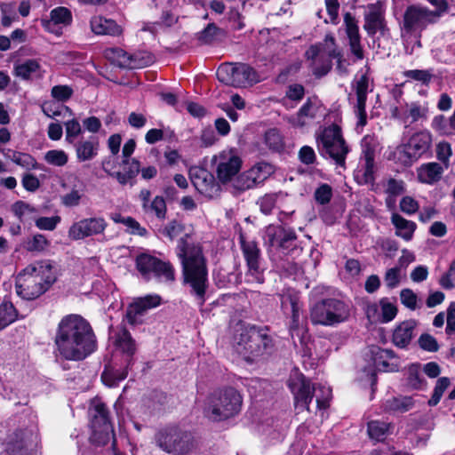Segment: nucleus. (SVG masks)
I'll return each instance as SVG.
<instances>
[{"label": "nucleus", "mask_w": 455, "mask_h": 455, "mask_svg": "<svg viewBox=\"0 0 455 455\" xmlns=\"http://www.w3.org/2000/svg\"><path fill=\"white\" fill-rule=\"evenodd\" d=\"M112 339L117 350L125 355V367L115 370L112 372L104 371L101 375L103 382L108 387L116 386L124 380L128 375V369L132 364V356L136 352V343L130 331L123 325L117 326L113 331Z\"/></svg>", "instance_id": "10"}, {"label": "nucleus", "mask_w": 455, "mask_h": 455, "mask_svg": "<svg viewBox=\"0 0 455 455\" xmlns=\"http://www.w3.org/2000/svg\"><path fill=\"white\" fill-rule=\"evenodd\" d=\"M280 195L281 193H269L260 196L257 201L260 212L265 215L270 214L275 207Z\"/></svg>", "instance_id": "47"}, {"label": "nucleus", "mask_w": 455, "mask_h": 455, "mask_svg": "<svg viewBox=\"0 0 455 455\" xmlns=\"http://www.w3.org/2000/svg\"><path fill=\"white\" fill-rule=\"evenodd\" d=\"M221 29L214 23H209L207 27L196 36L197 40L203 44H212L220 34Z\"/></svg>", "instance_id": "48"}, {"label": "nucleus", "mask_w": 455, "mask_h": 455, "mask_svg": "<svg viewBox=\"0 0 455 455\" xmlns=\"http://www.w3.org/2000/svg\"><path fill=\"white\" fill-rule=\"evenodd\" d=\"M49 245L50 242L47 240L45 235L36 234L25 243V249L28 251L41 252L46 250Z\"/></svg>", "instance_id": "46"}, {"label": "nucleus", "mask_w": 455, "mask_h": 455, "mask_svg": "<svg viewBox=\"0 0 455 455\" xmlns=\"http://www.w3.org/2000/svg\"><path fill=\"white\" fill-rule=\"evenodd\" d=\"M104 54L105 57L114 65L123 68H139L144 65H148L152 61L151 57H148V60L146 61H141L137 59V56L128 54L126 52L120 48L107 49Z\"/></svg>", "instance_id": "23"}, {"label": "nucleus", "mask_w": 455, "mask_h": 455, "mask_svg": "<svg viewBox=\"0 0 455 455\" xmlns=\"http://www.w3.org/2000/svg\"><path fill=\"white\" fill-rule=\"evenodd\" d=\"M432 146V135L428 131H419L413 133L407 142L399 145L395 156L404 166H411L417 162Z\"/></svg>", "instance_id": "12"}, {"label": "nucleus", "mask_w": 455, "mask_h": 455, "mask_svg": "<svg viewBox=\"0 0 455 455\" xmlns=\"http://www.w3.org/2000/svg\"><path fill=\"white\" fill-rule=\"evenodd\" d=\"M350 316L349 305L339 299H322L310 307L309 319L315 325L334 326Z\"/></svg>", "instance_id": "9"}, {"label": "nucleus", "mask_w": 455, "mask_h": 455, "mask_svg": "<svg viewBox=\"0 0 455 455\" xmlns=\"http://www.w3.org/2000/svg\"><path fill=\"white\" fill-rule=\"evenodd\" d=\"M89 414L91 417V425L94 433L108 435L112 430L109 420L108 411L100 400L95 399L92 402Z\"/></svg>", "instance_id": "20"}, {"label": "nucleus", "mask_w": 455, "mask_h": 455, "mask_svg": "<svg viewBox=\"0 0 455 455\" xmlns=\"http://www.w3.org/2000/svg\"><path fill=\"white\" fill-rule=\"evenodd\" d=\"M316 145L323 157L331 159L338 167L346 168V158L350 149L338 125L325 127L316 136Z\"/></svg>", "instance_id": "8"}, {"label": "nucleus", "mask_w": 455, "mask_h": 455, "mask_svg": "<svg viewBox=\"0 0 455 455\" xmlns=\"http://www.w3.org/2000/svg\"><path fill=\"white\" fill-rule=\"evenodd\" d=\"M242 404V395L234 387L217 389L206 397L204 414L212 421H223L237 415Z\"/></svg>", "instance_id": "5"}, {"label": "nucleus", "mask_w": 455, "mask_h": 455, "mask_svg": "<svg viewBox=\"0 0 455 455\" xmlns=\"http://www.w3.org/2000/svg\"><path fill=\"white\" fill-rule=\"evenodd\" d=\"M108 223L103 217L83 219L72 224L68 229V236L73 240L103 234Z\"/></svg>", "instance_id": "18"}, {"label": "nucleus", "mask_w": 455, "mask_h": 455, "mask_svg": "<svg viewBox=\"0 0 455 455\" xmlns=\"http://www.w3.org/2000/svg\"><path fill=\"white\" fill-rule=\"evenodd\" d=\"M443 172V167L434 162L424 164L417 170L419 180L425 184H434L440 180Z\"/></svg>", "instance_id": "32"}, {"label": "nucleus", "mask_w": 455, "mask_h": 455, "mask_svg": "<svg viewBox=\"0 0 455 455\" xmlns=\"http://www.w3.org/2000/svg\"><path fill=\"white\" fill-rule=\"evenodd\" d=\"M12 160L18 165H20L27 169H34L36 166V159L29 154L13 152Z\"/></svg>", "instance_id": "58"}, {"label": "nucleus", "mask_w": 455, "mask_h": 455, "mask_svg": "<svg viewBox=\"0 0 455 455\" xmlns=\"http://www.w3.org/2000/svg\"><path fill=\"white\" fill-rule=\"evenodd\" d=\"M76 158L79 162L91 161L99 152L100 143L97 138L81 140L75 145Z\"/></svg>", "instance_id": "29"}, {"label": "nucleus", "mask_w": 455, "mask_h": 455, "mask_svg": "<svg viewBox=\"0 0 455 455\" xmlns=\"http://www.w3.org/2000/svg\"><path fill=\"white\" fill-rule=\"evenodd\" d=\"M143 211L146 213L155 214L159 220H164L166 218L167 207L164 197L156 196Z\"/></svg>", "instance_id": "44"}, {"label": "nucleus", "mask_w": 455, "mask_h": 455, "mask_svg": "<svg viewBox=\"0 0 455 455\" xmlns=\"http://www.w3.org/2000/svg\"><path fill=\"white\" fill-rule=\"evenodd\" d=\"M188 235L181 237L177 244V256L180 259L183 283L188 284L200 306L205 302L209 286L207 259L200 243H189Z\"/></svg>", "instance_id": "2"}, {"label": "nucleus", "mask_w": 455, "mask_h": 455, "mask_svg": "<svg viewBox=\"0 0 455 455\" xmlns=\"http://www.w3.org/2000/svg\"><path fill=\"white\" fill-rule=\"evenodd\" d=\"M408 116L411 117V123H415L419 119H426L428 112L427 104H419V102H411L407 105Z\"/></svg>", "instance_id": "52"}, {"label": "nucleus", "mask_w": 455, "mask_h": 455, "mask_svg": "<svg viewBox=\"0 0 455 455\" xmlns=\"http://www.w3.org/2000/svg\"><path fill=\"white\" fill-rule=\"evenodd\" d=\"M264 243L268 251L277 249L291 253L297 249L298 236L294 229L282 225H268L265 228Z\"/></svg>", "instance_id": "15"}, {"label": "nucleus", "mask_w": 455, "mask_h": 455, "mask_svg": "<svg viewBox=\"0 0 455 455\" xmlns=\"http://www.w3.org/2000/svg\"><path fill=\"white\" fill-rule=\"evenodd\" d=\"M51 20L54 24L68 25L72 20L70 11L65 7H57L51 12Z\"/></svg>", "instance_id": "56"}, {"label": "nucleus", "mask_w": 455, "mask_h": 455, "mask_svg": "<svg viewBox=\"0 0 455 455\" xmlns=\"http://www.w3.org/2000/svg\"><path fill=\"white\" fill-rule=\"evenodd\" d=\"M56 279L55 267L51 260L35 261L19 274L17 294L24 299H35L44 293Z\"/></svg>", "instance_id": "4"}, {"label": "nucleus", "mask_w": 455, "mask_h": 455, "mask_svg": "<svg viewBox=\"0 0 455 455\" xmlns=\"http://www.w3.org/2000/svg\"><path fill=\"white\" fill-rule=\"evenodd\" d=\"M356 95V103L354 106V111L357 116V126L363 127L367 124V113L365 110L367 94L369 92V77L367 75H362L353 85Z\"/></svg>", "instance_id": "21"}, {"label": "nucleus", "mask_w": 455, "mask_h": 455, "mask_svg": "<svg viewBox=\"0 0 455 455\" xmlns=\"http://www.w3.org/2000/svg\"><path fill=\"white\" fill-rule=\"evenodd\" d=\"M344 24L350 52L356 60H362L364 58V53L357 21L350 12H347L344 15Z\"/></svg>", "instance_id": "22"}, {"label": "nucleus", "mask_w": 455, "mask_h": 455, "mask_svg": "<svg viewBox=\"0 0 455 455\" xmlns=\"http://www.w3.org/2000/svg\"><path fill=\"white\" fill-rule=\"evenodd\" d=\"M109 164V162L103 161L102 162V168L105 172L108 173V176L114 177L117 180L119 184L124 186L128 183L131 184V186L133 185V180L135 177L139 174L140 171V163L135 158H132V160H129L128 164H122L124 166L123 172H110L107 165Z\"/></svg>", "instance_id": "26"}, {"label": "nucleus", "mask_w": 455, "mask_h": 455, "mask_svg": "<svg viewBox=\"0 0 455 455\" xmlns=\"http://www.w3.org/2000/svg\"><path fill=\"white\" fill-rule=\"evenodd\" d=\"M281 307L283 310L291 309V321L289 329L291 333H292L299 327L300 305L299 299L291 294H283L281 296Z\"/></svg>", "instance_id": "31"}, {"label": "nucleus", "mask_w": 455, "mask_h": 455, "mask_svg": "<svg viewBox=\"0 0 455 455\" xmlns=\"http://www.w3.org/2000/svg\"><path fill=\"white\" fill-rule=\"evenodd\" d=\"M191 181L196 189L206 196L212 197L219 190V185L212 173L203 168H196L190 171Z\"/></svg>", "instance_id": "25"}, {"label": "nucleus", "mask_w": 455, "mask_h": 455, "mask_svg": "<svg viewBox=\"0 0 455 455\" xmlns=\"http://www.w3.org/2000/svg\"><path fill=\"white\" fill-rule=\"evenodd\" d=\"M439 283L445 290L455 287V259L451 263L448 271L441 276Z\"/></svg>", "instance_id": "61"}, {"label": "nucleus", "mask_w": 455, "mask_h": 455, "mask_svg": "<svg viewBox=\"0 0 455 455\" xmlns=\"http://www.w3.org/2000/svg\"><path fill=\"white\" fill-rule=\"evenodd\" d=\"M84 196V190L83 188H72L70 192L63 195L60 197L61 204L66 207H76L81 203L82 198Z\"/></svg>", "instance_id": "51"}, {"label": "nucleus", "mask_w": 455, "mask_h": 455, "mask_svg": "<svg viewBox=\"0 0 455 455\" xmlns=\"http://www.w3.org/2000/svg\"><path fill=\"white\" fill-rule=\"evenodd\" d=\"M445 333L449 337L455 335V302H451L446 309Z\"/></svg>", "instance_id": "64"}, {"label": "nucleus", "mask_w": 455, "mask_h": 455, "mask_svg": "<svg viewBox=\"0 0 455 455\" xmlns=\"http://www.w3.org/2000/svg\"><path fill=\"white\" fill-rule=\"evenodd\" d=\"M390 425L379 420H372L368 423V434L371 439L383 441L389 434Z\"/></svg>", "instance_id": "43"}, {"label": "nucleus", "mask_w": 455, "mask_h": 455, "mask_svg": "<svg viewBox=\"0 0 455 455\" xmlns=\"http://www.w3.org/2000/svg\"><path fill=\"white\" fill-rule=\"evenodd\" d=\"M273 172L274 167L270 164L266 162L258 163L234 178L228 189L234 196H239L246 190L252 189L263 183Z\"/></svg>", "instance_id": "14"}, {"label": "nucleus", "mask_w": 455, "mask_h": 455, "mask_svg": "<svg viewBox=\"0 0 455 455\" xmlns=\"http://www.w3.org/2000/svg\"><path fill=\"white\" fill-rule=\"evenodd\" d=\"M241 249L246 262L245 281L248 283L261 284L265 282V267L262 264L261 251L254 241L241 239Z\"/></svg>", "instance_id": "16"}, {"label": "nucleus", "mask_w": 455, "mask_h": 455, "mask_svg": "<svg viewBox=\"0 0 455 455\" xmlns=\"http://www.w3.org/2000/svg\"><path fill=\"white\" fill-rule=\"evenodd\" d=\"M328 47H331L330 42L328 45L324 40V45H311L305 52V57L310 61V67L313 74L316 77H323L327 75L332 67L331 56L328 54Z\"/></svg>", "instance_id": "17"}, {"label": "nucleus", "mask_w": 455, "mask_h": 455, "mask_svg": "<svg viewBox=\"0 0 455 455\" xmlns=\"http://www.w3.org/2000/svg\"><path fill=\"white\" fill-rule=\"evenodd\" d=\"M317 108L315 105L308 99L302 107L299 109L298 113L289 119V122L296 127H303L307 124L309 120H312L316 116Z\"/></svg>", "instance_id": "35"}, {"label": "nucleus", "mask_w": 455, "mask_h": 455, "mask_svg": "<svg viewBox=\"0 0 455 455\" xmlns=\"http://www.w3.org/2000/svg\"><path fill=\"white\" fill-rule=\"evenodd\" d=\"M413 406V402L411 397H391L387 399L382 408L387 412H405L411 410Z\"/></svg>", "instance_id": "37"}, {"label": "nucleus", "mask_w": 455, "mask_h": 455, "mask_svg": "<svg viewBox=\"0 0 455 455\" xmlns=\"http://www.w3.org/2000/svg\"><path fill=\"white\" fill-rule=\"evenodd\" d=\"M51 94L58 101H67L73 94V89L68 85H55L52 88Z\"/></svg>", "instance_id": "62"}, {"label": "nucleus", "mask_w": 455, "mask_h": 455, "mask_svg": "<svg viewBox=\"0 0 455 455\" xmlns=\"http://www.w3.org/2000/svg\"><path fill=\"white\" fill-rule=\"evenodd\" d=\"M418 342L420 348L427 352H436L439 349V345L436 339L428 333L421 334Z\"/></svg>", "instance_id": "60"}, {"label": "nucleus", "mask_w": 455, "mask_h": 455, "mask_svg": "<svg viewBox=\"0 0 455 455\" xmlns=\"http://www.w3.org/2000/svg\"><path fill=\"white\" fill-rule=\"evenodd\" d=\"M363 28L370 36L377 32L384 34L387 29L384 11L379 4H370L364 14Z\"/></svg>", "instance_id": "24"}, {"label": "nucleus", "mask_w": 455, "mask_h": 455, "mask_svg": "<svg viewBox=\"0 0 455 455\" xmlns=\"http://www.w3.org/2000/svg\"><path fill=\"white\" fill-rule=\"evenodd\" d=\"M5 455H21L25 448L23 432L17 430L10 435L4 443Z\"/></svg>", "instance_id": "38"}, {"label": "nucleus", "mask_w": 455, "mask_h": 455, "mask_svg": "<svg viewBox=\"0 0 455 455\" xmlns=\"http://www.w3.org/2000/svg\"><path fill=\"white\" fill-rule=\"evenodd\" d=\"M217 165L218 179L223 183L231 182L241 169L242 160L233 151H223L218 156Z\"/></svg>", "instance_id": "19"}, {"label": "nucleus", "mask_w": 455, "mask_h": 455, "mask_svg": "<svg viewBox=\"0 0 455 455\" xmlns=\"http://www.w3.org/2000/svg\"><path fill=\"white\" fill-rule=\"evenodd\" d=\"M391 222L395 228V235L397 236L402 237L405 241L412 239L417 228L415 222L404 219L398 213L392 214Z\"/></svg>", "instance_id": "34"}, {"label": "nucleus", "mask_w": 455, "mask_h": 455, "mask_svg": "<svg viewBox=\"0 0 455 455\" xmlns=\"http://www.w3.org/2000/svg\"><path fill=\"white\" fill-rule=\"evenodd\" d=\"M451 380L448 377H442L436 380L433 395L428 400L429 406H435L440 402L443 393L450 387Z\"/></svg>", "instance_id": "45"}, {"label": "nucleus", "mask_w": 455, "mask_h": 455, "mask_svg": "<svg viewBox=\"0 0 455 455\" xmlns=\"http://www.w3.org/2000/svg\"><path fill=\"white\" fill-rule=\"evenodd\" d=\"M436 14L430 12L429 8L421 4L409 5L403 15L400 23L402 37L416 35L420 36L421 32L431 24L436 23Z\"/></svg>", "instance_id": "13"}, {"label": "nucleus", "mask_w": 455, "mask_h": 455, "mask_svg": "<svg viewBox=\"0 0 455 455\" xmlns=\"http://www.w3.org/2000/svg\"><path fill=\"white\" fill-rule=\"evenodd\" d=\"M44 160L49 164L60 167L64 166L68 163V156L63 150L52 149L45 153Z\"/></svg>", "instance_id": "54"}, {"label": "nucleus", "mask_w": 455, "mask_h": 455, "mask_svg": "<svg viewBox=\"0 0 455 455\" xmlns=\"http://www.w3.org/2000/svg\"><path fill=\"white\" fill-rule=\"evenodd\" d=\"M371 359L377 368L383 371H394L395 366L393 363H389V360L395 357V355L391 349H384L378 346H371L369 348Z\"/></svg>", "instance_id": "30"}, {"label": "nucleus", "mask_w": 455, "mask_h": 455, "mask_svg": "<svg viewBox=\"0 0 455 455\" xmlns=\"http://www.w3.org/2000/svg\"><path fill=\"white\" fill-rule=\"evenodd\" d=\"M55 355L68 361H82L97 348L91 324L78 315L63 317L54 338Z\"/></svg>", "instance_id": "1"}, {"label": "nucleus", "mask_w": 455, "mask_h": 455, "mask_svg": "<svg viewBox=\"0 0 455 455\" xmlns=\"http://www.w3.org/2000/svg\"><path fill=\"white\" fill-rule=\"evenodd\" d=\"M403 75L405 77L420 82L424 85H428L434 77L432 71L427 69L406 70Z\"/></svg>", "instance_id": "53"}, {"label": "nucleus", "mask_w": 455, "mask_h": 455, "mask_svg": "<svg viewBox=\"0 0 455 455\" xmlns=\"http://www.w3.org/2000/svg\"><path fill=\"white\" fill-rule=\"evenodd\" d=\"M381 323L392 321L397 314V307L387 298L379 300Z\"/></svg>", "instance_id": "50"}, {"label": "nucleus", "mask_w": 455, "mask_h": 455, "mask_svg": "<svg viewBox=\"0 0 455 455\" xmlns=\"http://www.w3.org/2000/svg\"><path fill=\"white\" fill-rule=\"evenodd\" d=\"M39 68V64L35 60H28L23 63H20L16 66L15 73L17 76H20L23 79H28L31 75L36 72Z\"/></svg>", "instance_id": "49"}, {"label": "nucleus", "mask_w": 455, "mask_h": 455, "mask_svg": "<svg viewBox=\"0 0 455 455\" xmlns=\"http://www.w3.org/2000/svg\"><path fill=\"white\" fill-rule=\"evenodd\" d=\"M264 142L270 150L275 152L283 150L285 146L283 136L276 128H271L266 131L264 134Z\"/></svg>", "instance_id": "41"}, {"label": "nucleus", "mask_w": 455, "mask_h": 455, "mask_svg": "<svg viewBox=\"0 0 455 455\" xmlns=\"http://www.w3.org/2000/svg\"><path fill=\"white\" fill-rule=\"evenodd\" d=\"M92 31L96 35L119 36L122 28L113 20L95 16L91 20Z\"/></svg>", "instance_id": "28"}, {"label": "nucleus", "mask_w": 455, "mask_h": 455, "mask_svg": "<svg viewBox=\"0 0 455 455\" xmlns=\"http://www.w3.org/2000/svg\"><path fill=\"white\" fill-rule=\"evenodd\" d=\"M217 77L226 85L245 88L260 81L258 72L249 64L223 63L217 69Z\"/></svg>", "instance_id": "11"}, {"label": "nucleus", "mask_w": 455, "mask_h": 455, "mask_svg": "<svg viewBox=\"0 0 455 455\" xmlns=\"http://www.w3.org/2000/svg\"><path fill=\"white\" fill-rule=\"evenodd\" d=\"M402 304L411 310L417 308L418 297L411 289H403L400 292Z\"/></svg>", "instance_id": "63"}, {"label": "nucleus", "mask_w": 455, "mask_h": 455, "mask_svg": "<svg viewBox=\"0 0 455 455\" xmlns=\"http://www.w3.org/2000/svg\"><path fill=\"white\" fill-rule=\"evenodd\" d=\"M331 197L332 188L330 185L325 183L319 186L314 193L315 202L321 205L329 204Z\"/></svg>", "instance_id": "57"}, {"label": "nucleus", "mask_w": 455, "mask_h": 455, "mask_svg": "<svg viewBox=\"0 0 455 455\" xmlns=\"http://www.w3.org/2000/svg\"><path fill=\"white\" fill-rule=\"evenodd\" d=\"M153 277L168 284H172L176 281V271L170 261H164L161 259Z\"/></svg>", "instance_id": "39"}, {"label": "nucleus", "mask_w": 455, "mask_h": 455, "mask_svg": "<svg viewBox=\"0 0 455 455\" xmlns=\"http://www.w3.org/2000/svg\"><path fill=\"white\" fill-rule=\"evenodd\" d=\"M372 140L371 136H365L362 140V146L363 148V154L365 158V166L363 173V180L364 183H371L374 180L373 176V166H374V156L373 149L370 148V143Z\"/></svg>", "instance_id": "36"}, {"label": "nucleus", "mask_w": 455, "mask_h": 455, "mask_svg": "<svg viewBox=\"0 0 455 455\" xmlns=\"http://www.w3.org/2000/svg\"><path fill=\"white\" fill-rule=\"evenodd\" d=\"M156 445L173 455H198L196 442L192 435L177 427L159 429L154 437Z\"/></svg>", "instance_id": "7"}, {"label": "nucleus", "mask_w": 455, "mask_h": 455, "mask_svg": "<svg viewBox=\"0 0 455 455\" xmlns=\"http://www.w3.org/2000/svg\"><path fill=\"white\" fill-rule=\"evenodd\" d=\"M288 386L294 395L295 406L297 408L309 411V403L313 396L315 397L319 410H324L329 407V402L331 398V389L329 387L322 384L311 387L310 381L299 373L290 378Z\"/></svg>", "instance_id": "6"}, {"label": "nucleus", "mask_w": 455, "mask_h": 455, "mask_svg": "<svg viewBox=\"0 0 455 455\" xmlns=\"http://www.w3.org/2000/svg\"><path fill=\"white\" fill-rule=\"evenodd\" d=\"M416 322L413 320L403 321L399 323L393 331L392 341L395 346L405 348L414 337Z\"/></svg>", "instance_id": "27"}, {"label": "nucleus", "mask_w": 455, "mask_h": 455, "mask_svg": "<svg viewBox=\"0 0 455 455\" xmlns=\"http://www.w3.org/2000/svg\"><path fill=\"white\" fill-rule=\"evenodd\" d=\"M17 318V311L10 301L0 304V331L13 323Z\"/></svg>", "instance_id": "42"}, {"label": "nucleus", "mask_w": 455, "mask_h": 455, "mask_svg": "<svg viewBox=\"0 0 455 455\" xmlns=\"http://www.w3.org/2000/svg\"><path fill=\"white\" fill-rule=\"evenodd\" d=\"M161 259L148 254L141 253L136 257V268L140 275L147 280L153 277Z\"/></svg>", "instance_id": "33"}, {"label": "nucleus", "mask_w": 455, "mask_h": 455, "mask_svg": "<svg viewBox=\"0 0 455 455\" xmlns=\"http://www.w3.org/2000/svg\"><path fill=\"white\" fill-rule=\"evenodd\" d=\"M325 41L328 44V42L331 44V47H328V54L331 56L333 59L337 60L336 69L340 75H347V61L343 59V54L340 50H339L335 44V38L331 35L325 36Z\"/></svg>", "instance_id": "40"}, {"label": "nucleus", "mask_w": 455, "mask_h": 455, "mask_svg": "<svg viewBox=\"0 0 455 455\" xmlns=\"http://www.w3.org/2000/svg\"><path fill=\"white\" fill-rule=\"evenodd\" d=\"M1 24L8 28L12 25V21L16 20L17 16L15 13L14 4L12 3H1Z\"/></svg>", "instance_id": "55"}, {"label": "nucleus", "mask_w": 455, "mask_h": 455, "mask_svg": "<svg viewBox=\"0 0 455 455\" xmlns=\"http://www.w3.org/2000/svg\"><path fill=\"white\" fill-rule=\"evenodd\" d=\"M66 141L73 144L76 138L81 133L82 129L76 119H72L65 123Z\"/></svg>", "instance_id": "59"}, {"label": "nucleus", "mask_w": 455, "mask_h": 455, "mask_svg": "<svg viewBox=\"0 0 455 455\" xmlns=\"http://www.w3.org/2000/svg\"><path fill=\"white\" fill-rule=\"evenodd\" d=\"M233 347L246 362L254 363L269 355L275 342L267 327L240 325L233 338Z\"/></svg>", "instance_id": "3"}]
</instances>
